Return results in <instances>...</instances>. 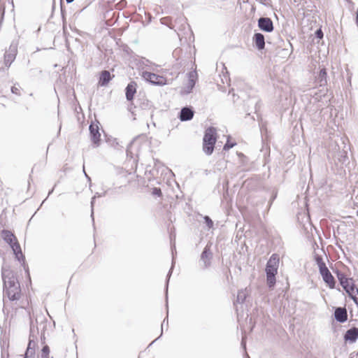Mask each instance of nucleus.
<instances>
[{
  "mask_svg": "<svg viewBox=\"0 0 358 358\" xmlns=\"http://www.w3.org/2000/svg\"><path fill=\"white\" fill-rule=\"evenodd\" d=\"M1 276L3 282V294L10 301H17L20 297L21 289L20 283L7 266H3L1 268Z\"/></svg>",
  "mask_w": 358,
  "mask_h": 358,
  "instance_id": "1",
  "label": "nucleus"
},
{
  "mask_svg": "<svg viewBox=\"0 0 358 358\" xmlns=\"http://www.w3.org/2000/svg\"><path fill=\"white\" fill-rule=\"evenodd\" d=\"M1 236L5 242H6L12 248L15 258L20 262H22L25 271L29 274V268L25 264V257L22 252L20 245L15 237V236L9 230L3 229L1 231Z\"/></svg>",
  "mask_w": 358,
  "mask_h": 358,
  "instance_id": "2",
  "label": "nucleus"
},
{
  "mask_svg": "<svg viewBox=\"0 0 358 358\" xmlns=\"http://www.w3.org/2000/svg\"><path fill=\"white\" fill-rule=\"evenodd\" d=\"M279 257L277 254H273L266 265V283L269 288H272L275 284V275L278 272Z\"/></svg>",
  "mask_w": 358,
  "mask_h": 358,
  "instance_id": "3",
  "label": "nucleus"
},
{
  "mask_svg": "<svg viewBox=\"0 0 358 358\" xmlns=\"http://www.w3.org/2000/svg\"><path fill=\"white\" fill-rule=\"evenodd\" d=\"M216 141V129L213 127L207 128L203 138V150L207 155L213 154Z\"/></svg>",
  "mask_w": 358,
  "mask_h": 358,
  "instance_id": "4",
  "label": "nucleus"
},
{
  "mask_svg": "<svg viewBox=\"0 0 358 358\" xmlns=\"http://www.w3.org/2000/svg\"><path fill=\"white\" fill-rule=\"evenodd\" d=\"M143 78L154 85L162 86L166 84V78L156 73L145 71L143 73Z\"/></svg>",
  "mask_w": 358,
  "mask_h": 358,
  "instance_id": "5",
  "label": "nucleus"
},
{
  "mask_svg": "<svg viewBox=\"0 0 358 358\" xmlns=\"http://www.w3.org/2000/svg\"><path fill=\"white\" fill-rule=\"evenodd\" d=\"M17 53V43L13 41L4 54V64L8 68L15 59Z\"/></svg>",
  "mask_w": 358,
  "mask_h": 358,
  "instance_id": "6",
  "label": "nucleus"
},
{
  "mask_svg": "<svg viewBox=\"0 0 358 358\" xmlns=\"http://www.w3.org/2000/svg\"><path fill=\"white\" fill-rule=\"evenodd\" d=\"M99 124V122L97 121L96 123L92 122L89 127L90 139L96 147L99 145L101 141Z\"/></svg>",
  "mask_w": 358,
  "mask_h": 358,
  "instance_id": "7",
  "label": "nucleus"
},
{
  "mask_svg": "<svg viewBox=\"0 0 358 358\" xmlns=\"http://www.w3.org/2000/svg\"><path fill=\"white\" fill-rule=\"evenodd\" d=\"M320 274L322 275L324 282L329 286L330 289H334L336 287V280L329 271L327 266L319 270Z\"/></svg>",
  "mask_w": 358,
  "mask_h": 358,
  "instance_id": "8",
  "label": "nucleus"
},
{
  "mask_svg": "<svg viewBox=\"0 0 358 358\" xmlns=\"http://www.w3.org/2000/svg\"><path fill=\"white\" fill-rule=\"evenodd\" d=\"M258 27L263 31L271 33L274 29L273 22L270 17H261L258 20Z\"/></svg>",
  "mask_w": 358,
  "mask_h": 358,
  "instance_id": "9",
  "label": "nucleus"
},
{
  "mask_svg": "<svg viewBox=\"0 0 358 358\" xmlns=\"http://www.w3.org/2000/svg\"><path fill=\"white\" fill-rule=\"evenodd\" d=\"M213 259V253L210 251V247L206 245L201 255L200 261L203 263V268H207L211 264V260Z\"/></svg>",
  "mask_w": 358,
  "mask_h": 358,
  "instance_id": "10",
  "label": "nucleus"
},
{
  "mask_svg": "<svg viewBox=\"0 0 358 358\" xmlns=\"http://www.w3.org/2000/svg\"><path fill=\"white\" fill-rule=\"evenodd\" d=\"M343 338L345 342L353 343L358 339V328L353 327L348 330L344 334Z\"/></svg>",
  "mask_w": 358,
  "mask_h": 358,
  "instance_id": "11",
  "label": "nucleus"
},
{
  "mask_svg": "<svg viewBox=\"0 0 358 358\" xmlns=\"http://www.w3.org/2000/svg\"><path fill=\"white\" fill-rule=\"evenodd\" d=\"M334 315L335 320L340 323H343L348 320V313L345 308H336Z\"/></svg>",
  "mask_w": 358,
  "mask_h": 358,
  "instance_id": "12",
  "label": "nucleus"
},
{
  "mask_svg": "<svg viewBox=\"0 0 358 358\" xmlns=\"http://www.w3.org/2000/svg\"><path fill=\"white\" fill-rule=\"evenodd\" d=\"M254 45L258 50H262L265 48V37L262 33H255L252 37Z\"/></svg>",
  "mask_w": 358,
  "mask_h": 358,
  "instance_id": "13",
  "label": "nucleus"
},
{
  "mask_svg": "<svg viewBox=\"0 0 358 358\" xmlns=\"http://www.w3.org/2000/svg\"><path fill=\"white\" fill-rule=\"evenodd\" d=\"M194 117V110L191 107L185 106L182 108L180 114L179 118L181 121H189L191 120Z\"/></svg>",
  "mask_w": 358,
  "mask_h": 358,
  "instance_id": "14",
  "label": "nucleus"
},
{
  "mask_svg": "<svg viewBox=\"0 0 358 358\" xmlns=\"http://www.w3.org/2000/svg\"><path fill=\"white\" fill-rule=\"evenodd\" d=\"M136 83L134 81H131L125 88L126 99L127 101H132L134 94L136 92Z\"/></svg>",
  "mask_w": 358,
  "mask_h": 358,
  "instance_id": "15",
  "label": "nucleus"
},
{
  "mask_svg": "<svg viewBox=\"0 0 358 358\" xmlns=\"http://www.w3.org/2000/svg\"><path fill=\"white\" fill-rule=\"evenodd\" d=\"M341 286L348 295H350L351 293H356L358 294V288L356 287L353 278H351L349 281L344 282Z\"/></svg>",
  "mask_w": 358,
  "mask_h": 358,
  "instance_id": "16",
  "label": "nucleus"
},
{
  "mask_svg": "<svg viewBox=\"0 0 358 358\" xmlns=\"http://www.w3.org/2000/svg\"><path fill=\"white\" fill-rule=\"evenodd\" d=\"M111 79L112 77L110 72L107 70H103L101 72L99 80V85L101 87L106 86L111 80Z\"/></svg>",
  "mask_w": 358,
  "mask_h": 358,
  "instance_id": "17",
  "label": "nucleus"
},
{
  "mask_svg": "<svg viewBox=\"0 0 358 358\" xmlns=\"http://www.w3.org/2000/svg\"><path fill=\"white\" fill-rule=\"evenodd\" d=\"M316 81L319 83L320 87L325 86L327 84V73L326 69L323 68L320 69L316 78Z\"/></svg>",
  "mask_w": 358,
  "mask_h": 358,
  "instance_id": "18",
  "label": "nucleus"
},
{
  "mask_svg": "<svg viewBox=\"0 0 358 358\" xmlns=\"http://www.w3.org/2000/svg\"><path fill=\"white\" fill-rule=\"evenodd\" d=\"M34 328H35V325L34 324L33 321L31 320L30 333H29V343H28L27 348L34 347L35 348V346H36L35 339L36 338V337L34 335Z\"/></svg>",
  "mask_w": 358,
  "mask_h": 358,
  "instance_id": "19",
  "label": "nucleus"
},
{
  "mask_svg": "<svg viewBox=\"0 0 358 358\" xmlns=\"http://www.w3.org/2000/svg\"><path fill=\"white\" fill-rule=\"evenodd\" d=\"M248 296L247 289H241L238 291L237 294L236 301L235 303H243L245 302Z\"/></svg>",
  "mask_w": 358,
  "mask_h": 358,
  "instance_id": "20",
  "label": "nucleus"
},
{
  "mask_svg": "<svg viewBox=\"0 0 358 358\" xmlns=\"http://www.w3.org/2000/svg\"><path fill=\"white\" fill-rule=\"evenodd\" d=\"M335 273L339 281L340 285H343L344 282L349 281L352 278H348L345 273L339 270H336Z\"/></svg>",
  "mask_w": 358,
  "mask_h": 358,
  "instance_id": "21",
  "label": "nucleus"
},
{
  "mask_svg": "<svg viewBox=\"0 0 358 358\" xmlns=\"http://www.w3.org/2000/svg\"><path fill=\"white\" fill-rule=\"evenodd\" d=\"M335 273L339 281L340 285H343L344 282L349 281L352 278H348L345 273L339 270H336Z\"/></svg>",
  "mask_w": 358,
  "mask_h": 358,
  "instance_id": "22",
  "label": "nucleus"
},
{
  "mask_svg": "<svg viewBox=\"0 0 358 358\" xmlns=\"http://www.w3.org/2000/svg\"><path fill=\"white\" fill-rule=\"evenodd\" d=\"M195 85V80L194 79V74L192 72L189 73V80L188 83L187 85V93H189L192 92V89Z\"/></svg>",
  "mask_w": 358,
  "mask_h": 358,
  "instance_id": "23",
  "label": "nucleus"
},
{
  "mask_svg": "<svg viewBox=\"0 0 358 358\" xmlns=\"http://www.w3.org/2000/svg\"><path fill=\"white\" fill-rule=\"evenodd\" d=\"M107 143L113 148L117 150H120L122 146L120 145L119 141L115 138H108L107 139Z\"/></svg>",
  "mask_w": 358,
  "mask_h": 358,
  "instance_id": "24",
  "label": "nucleus"
},
{
  "mask_svg": "<svg viewBox=\"0 0 358 358\" xmlns=\"http://www.w3.org/2000/svg\"><path fill=\"white\" fill-rule=\"evenodd\" d=\"M106 194V192H103L102 194H100L99 192H96L95 195L92 198L91 201V217L92 218V220L94 221V200L97 197L103 196Z\"/></svg>",
  "mask_w": 358,
  "mask_h": 358,
  "instance_id": "25",
  "label": "nucleus"
},
{
  "mask_svg": "<svg viewBox=\"0 0 358 358\" xmlns=\"http://www.w3.org/2000/svg\"><path fill=\"white\" fill-rule=\"evenodd\" d=\"M138 101H139V106L143 110L149 109L152 106V103L147 99H139Z\"/></svg>",
  "mask_w": 358,
  "mask_h": 358,
  "instance_id": "26",
  "label": "nucleus"
},
{
  "mask_svg": "<svg viewBox=\"0 0 358 358\" xmlns=\"http://www.w3.org/2000/svg\"><path fill=\"white\" fill-rule=\"evenodd\" d=\"M315 261L316 264H317L319 270L322 268H325V266H327L326 264L323 261L322 257L320 255H316L315 256Z\"/></svg>",
  "mask_w": 358,
  "mask_h": 358,
  "instance_id": "27",
  "label": "nucleus"
},
{
  "mask_svg": "<svg viewBox=\"0 0 358 358\" xmlns=\"http://www.w3.org/2000/svg\"><path fill=\"white\" fill-rule=\"evenodd\" d=\"M35 348L34 347L27 348L24 358H34Z\"/></svg>",
  "mask_w": 358,
  "mask_h": 358,
  "instance_id": "28",
  "label": "nucleus"
},
{
  "mask_svg": "<svg viewBox=\"0 0 358 358\" xmlns=\"http://www.w3.org/2000/svg\"><path fill=\"white\" fill-rule=\"evenodd\" d=\"M203 219L204 220V223L209 229L213 228V222L209 216L205 215L203 217Z\"/></svg>",
  "mask_w": 358,
  "mask_h": 358,
  "instance_id": "29",
  "label": "nucleus"
},
{
  "mask_svg": "<svg viewBox=\"0 0 358 358\" xmlns=\"http://www.w3.org/2000/svg\"><path fill=\"white\" fill-rule=\"evenodd\" d=\"M259 101L257 98H252L248 101V103L255 105V112H257L258 110V109L259 108Z\"/></svg>",
  "mask_w": 358,
  "mask_h": 358,
  "instance_id": "30",
  "label": "nucleus"
},
{
  "mask_svg": "<svg viewBox=\"0 0 358 358\" xmlns=\"http://www.w3.org/2000/svg\"><path fill=\"white\" fill-rule=\"evenodd\" d=\"M10 91L13 94L20 96V87L19 84H15L11 87Z\"/></svg>",
  "mask_w": 358,
  "mask_h": 358,
  "instance_id": "31",
  "label": "nucleus"
},
{
  "mask_svg": "<svg viewBox=\"0 0 358 358\" xmlns=\"http://www.w3.org/2000/svg\"><path fill=\"white\" fill-rule=\"evenodd\" d=\"M172 269H173V266L170 268L168 274H167V278H166V303H168V285H169V278L171 277V275L172 273Z\"/></svg>",
  "mask_w": 358,
  "mask_h": 358,
  "instance_id": "32",
  "label": "nucleus"
},
{
  "mask_svg": "<svg viewBox=\"0 0 358 358\" xmlns=\"http://www.w3.org/2000/svg\"><path fill=\"white\" fill-rule=\"evenodd\" d=\"M166 327H168V317H166L163 320V322H162V325H161V329H161V334H160V336H159L157 338H156L155 341H153L150 343V345H152V344L155 341H157V339H159V338L162 336V334H163L164 326V325H166Z\"/></svg>",
  "mask_w": 358,
  "mask_h": 358,
  "instance_id": "33",
  "label": "nucleus"
},
{
  "mask_svg": "<svg viewBox=\"0 0 358 358\" xmlns=\"http://www.w3.org/2000/svg\"><path fill=\"white\" fill-rule=\"evenodd\" d=\"M236 145V143L230 142L229 139H227L226 143L224 144L223 147L224 150H229V149L232 148Z\"/></svg>",
  "mask_w": 358,
  "mask_h": 358,
  "instance_id": "34",
  "label": "nucleus"
},
{
  "mask_svg": "<svg viewBox=\"0 0 358 358\" xmlns=\"http://www.w3.org/2000/svg\"><path fill=\"white\" fill-rule=\"evenodd\" d=\"M152 194L157 196H161L162 195V190L159 187H154L152 189Z\"/></svg>",
  "mask_w": 358,
  "mask_h": 358,
  "instance_id": "35",
  "label": "nucleus"
},
{
  "mask_svg": "<svg viewBox=\"0 0 358 358\" xmlns=\"http://www.w3.org/2000/svg\"><path fill=\"white\" fill-rule=\"evenodd\" d=\"M356 293H351L348 296L354 301L356 306L358 307V296Z\"/></svg>",
  "mask_w": 358,
  "mask_h": 358,
  "instance_id": "36",
  "label": "nucleus"
},
{
  "mask_svg": "<svg viewBox=\"0 0 358 358\" xmlns=\"http://www.w3.org/2000/svg\"><path fill=\"white\" fill-rule=\"evenodd\" d=\"M280 52H281L282 55L284 57H287V56H288V55H289L291 54L292 50H289L287 48H282V49H281Z\"/></svg>",
  "mask_w": 358,
  "mask_h": 358,
  "instance_id": "37",
  "label": "nucleus"
},
{
  "mask_svg": "<svg viewBox=\"0 0 358 358\" xmlns=\"http://www.w3.org/2000/svg\"><path fill=\"white\" fill-rule=\"evenodd\" d=\"M315 36L317 38H320V39H322L323 38L324 34H323L322 31L320 29L316 30V31H315Z\"/></svg>",
  "mask_w": 358,
  "mask_h": 358,
  "instance_id": "38",
  "label": "nucleus"
},
{
  "mask_svg": "<svg viewBox=\"0 0 358 358\" xmlns=\"http://www.w3.org/2000/svg\"><path fill=\"white\" fill-rule=\"evenodd\" d=\"M245 336H243L242 341H241V346L245 350L246 349V341H245Z\"/></svg>",
  "mask_w": 358,
  "mask_h": 358,
  "instance_id": "39",
  "label": "nucleus"
},
{
  "mask_svg": "<svg viewBox=\"0 0 358 358\" xmlns=\"http://www.w3.org/2000/svg\"><path fill=\"white\" fill-rule=\"evenodd\" d=\"M45 329V322H44V324H43V332L42 333V335H41L42 343H44V341H45V336H44Z\"/></svg>",
  "mask_w": 358,
  "mask_h": 358,
  "instance_id": "40",
  "label": "nucleus"
},
{
  "mask_svg": "<svg viewBox=\"0 0 358 358\" xmlns=\"http://www.w3.org/2000/svg\"><path fill=\"white\" fill-rule=\"evenodd\" d=\"M45 329V322H44V324H43V332L42 333V335H41L42 343H44V341H45V336H44Z\"/></svg>",
  "mask_w": 358,
  "mask_h": 358,
  "instance_id": "41",
  "label": "nucleus"
},
{
  "mask_svg": "<svg viewBox=\"0 0 358 358\" xmlns=\"http://www.w3.org/2000/svg\"><path fill=\"white\" fill-rule=\"evenodd\" d=\"M83 173H84V174H85V177L87 178V180H88L89 182H91V178H90V177L87 173H86L85 170V166H83Z\"/></svg>",
  "mask_w": 358,
  "mask_h": 358,
  "instance_id": "42",
  "label": "nucleus"
},
{
  "mask_svg": "<svg viewBox=\"0 0 358 358\" xmlns=\"http://www.w3.org/2000/svg\"><path fill=\"white\" fill-rule=\"evenodd\" d=\"M356 24L358 27V8L356 12Z\"/></svg>",
  "mask_w": 358,
  "mask_h": 358,
  "instance_id": "43",
  "label": "nucleus"
},
{
  "mask_svg": "<svg viewBox=\"0 0 358 358\" xmlns=\"http://www.w3.org/2000/svg\"><path fill=\"white\" fill-rule=\"evenodd\" d=\"M132 143H130V144L129 145V146L127 148V155H129V147L131 145Z\"/></svg>",
  "mask_w": 358,
  "mask_h": 358,
  "instance_id": "44",
  "label": "nucleus"
},
{
  "mask_svg": "<svg viewBox=\"0 0 358 358\" xmlns=\"http://www.w3.org/2000/svg\"><path fill=\"white\" fill-rule=\"evenodd\" d=\"M53 191H54V187L51 190L49 191L48 196L50 195L53 192Z\"/></svg>",
  "mask_w": 358,
  "mask_h": 358,
  "instance_id": "45",
  "label": "nucleus"
},
{
  "mask_svg": "<svg viewBox=\"0 0 358 358\" xmlns=\"http://www.w3.org/2000/svg\"><path fill=\"white\" fill-rule=\"evenodd\" d=\"M74 0H66V3H71Z\"/></svg>",
  "mask_w": 358,
  "mask_h": 358,
  "instance_id": "46",
  "label": "nucleus"
},
{
  "mask_svg": "<svg viewBox=\"0 0 358 358\" xmlns=\"http://www.w3.org/2000/svg\"><path fill=\"white\" fill-rule=\"evenodd\" d=\"M232 92H234V89H231V90H229V94L232 93Z\"/></svg>",
  "mask_w": 358,
  "mask_h": 358,
  "instance_id": "47",
  "label": "nucleus"
},
{
  "mask_svg": "<svg viewBox=\"0 0 358 358\" xmlns=\"http://www.w3.org/2000/svg\"><path fill=\"white\" fill-rule=\"evenodd\" d=\"M303 0H294L295 2H301Z\"/></svg>",
  "mask_w": 358,
  "mask_h": 358,
  "instance_id": "48",
  "label": "nucleus"
},
{
  "mask_svg": "<svg viewBox=\"0 0 358 358\" xmlns=\"http://www.w3.org/2000/svg\"><path fill=\"white\" fill-rule=\"evenodd\" d=\"M166 20V18H162L161 20H162V22L164 23V21Z\"/></svg>",
  "mask_w": 358,
  "mask_h": 358,
  "instance_id": "49",
  "label": "nucleus"
},
{
  "mask_svg": "<svg viewBox=\"0 0 358 358\" xmlns=\"http://www.w3.org/2000/svg\"><path fill=\"white\" fill-rule=\"evenodd\" d=\"M239 156L244 157V155L241 153V154H239Z\"/></svg>",
  "mask_w": 358,
  "mask_h": 358,
  "instance_id": "50",
  "label": "nucleus"
},
{
  "mask_svg": "<svg viewBox=\"0 0 358 358\" xmlns=\"http://www.w3.org/2000/svg\"><path fill=\"white\" fill-rule=\"evenodd\" d=\"M289 45L291 47V48H292V44L290 43H289Z\"/></svg>",
  "mask_w": 358,
  "mask_h": 358,
  "instance_id": "51",
  "label": "nucleus"
},
{
  "mask_svg": "<svg viewBox=\"0 0 358 358\" xmlns=\"http://www.w3.org/2000/svg\"><path fill=\"white\" fill-rule=\"evenodd\" d=\"M115 0H109V1H114Z\"/></svg>",
  "mask_w": 358,
  "mask_h": 358,
  "instance_id": "52",
  "label": "nucleus"
}]
</instances>
